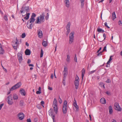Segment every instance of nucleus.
Masks as SVG:
<instances>
[{"label":"nucleus","mask_w":122,"mask_h":122,"mask_svg":"<svg viewBox=\"0 0 122 122\" xmlns=\"http://www.w3.org/2000/svg\"><path fill=\"white\" fill-rule=\"evenodd\" d=\"M13 48L15 50H17L19 45V41L16 38L15 41H13L12 43Z\"/></svg>","instance_id":"f257e3e1"},{"label":"nucleus","mask_w":122,"mask_h":122,"mask_svg":"<svg viewBox=\"0 0 122 122\" xmlns=\"http://www.w3.org/2000/svg\"><path fill=\"white\" fill-rule=\"evenodd\" d=\"M44 16L42 15L37 17V19L35 22L37 24L40 23L42 22H44Z\"/></svg>","instance_id":"f03ea898"},{"label":"nucleus","mask_w":122,"mask_h":122,"mask_svg":"<svg viewBox=\"0 0 122 122\" xmlns=\"http://www.w3.org/2000/svg\"><path fill=\"white\" fill-rule=\"evenodd\" d=\"M67 101L65 100L64 101L63 106V112L64 114H65L67 112Z\"/></svg>","instance_id":"7ed1b4c3"},{"label":"nucleus","mask_w":122,"mask_h":122,"mask_svg":"<svg viewBox=\"0 0 122 122\" xmlns=\"http://www.w3.org/2000/svg\"><path fill=\"white\" fill-rule=\"evenodd\" d=\"M21 85V83L19 82L12 86L10 89V91H12L19 88Z\"/></svg>","instance_id":"20e7f679"},{"label":"nucleus","mask_w":122,"mask_h":122,"mask_svg":"<svg viewBox=\"0 0 122 122\" xmlns=\"http://www.w3.org/2000/svg\"><path fill=\"white\" fill-rule=\"evenodd\" d=\"M12 97V95L10 94V96H8L7 98V102L8 104L10 105H12L13 103Z\"/></svg>","instance_id":"39448f33"},{"label":"nucleus","mask_w":122,"mask_h":122,"mask_svg":"<svg viewBox=\"0 0 122 122\" xmlns=\"http://www.w3.org/2000/svg\"><path fill=\"white\" fill-rule=\"evenodd\" d=\"M114 108L116 110L118 111H121L122 110V108L119 106L118 103L117 102L115 103Z\"/></svg>","instance_id":"423d86ee"},{"label":"nucleus","mask_w":122,"mask_h":122,"mask_svg":"<svg viewBox=\"0 0 122 122\" xmlns=\"http://www.w3.org/2000/svg\"><path fill=\"white\" fill-rule=\"evenodd\" d=\"M29 10V7L25 6V7H23L21 10L20 11L21 13H25L28 12Z\"/></svg>","instance_id":"0eeeda50"},{"label":"nucleus","mask_w":122,"mask_h":122,"mask_svg":"<svg viewBox=\"0 0 122 122\" xmlns=\"http://www.w3.org/2000/svg\"><path fill=\"white\" fill-rule=\"evenodd\" d=\"M18 116L19 117V119L22 120L24 118L25 115L23 113L21 112L18 114Z\"/></svg>","instance_id":"6e6552de"},{"label":"nucleus","mask_w":122,"mask_h":122,"mask_svg":"<svg viewBox=\"0 0 122 122\" xmlns=\"http://www.w3.org/2000/svg\"><path fill=\"white\" fill-rule=\"evenodd\" d=\"M37 34L38 37L40 38H41L42 37V32L40 29H38L37 30Z\"/></svg>","instance_id":"1a4fd4ad"},{"label":"nucleus","mask_w":122,"mask_h":122,"mask_svg":"<svg viewBox=\"0 0 122 122\" xmlns=\"http://www.w3.org/2000/svg\"><path fill=\"white\" fill-rule=\"evenodd\" d=\"M18 58L20 63H21L22 60V54H18Z\"/></svg>","instance_id":"9d476101"},{"label":"nucleus","mask_w":122,"mask_h":122,"mask_svg":"<svg viewBox=\"0 0 122 122\" xmlns=\"http://www.w3.org/2000/svg\"><path fill=\"white\" fill-rule=\"evenodd\" d=\"M74 84L76 89H77L79 85V81H74Z\"/></svg>","instance_id":"9b49d317"},{"label":"nucleus","mask_w":122,"mask_h":122,"mask_svg":"<svg viewBox=\"0 0 122 122\" xmlns=\"http://www.w3.org/2000/svg\"><path fill=\"white\" fill-rule=\"evenodd\" d=\"M27 26L28 28L29 29H31L33 27V25L31 23H30L28 21Z\"/></svg>","instance_id":"f8f14e48"},{"label":"nucleus","mask_w":122,"mask_h":122,"mask_svg":"<svg viewBox=\"0 0 122 122\" xmlns=\"http://www.w3.org/2000/svg\"><path fill=\"white\" fill-rule=\"evenodd\" d=\"M70 22H68L67 25L66 27V29L67 31V32H70Z\"/></svg>","instance_id":"ddd939ff"},{"label":"nucleus","mask_w":122,"mask_h":122,"mask_svg":"<svg viewBox=\"0 0 122 122\" xmlns=\"http://www.w3.org/2000/svg\"><path fill=\"white\" fill-rule=\"evenodd\" d=\"M20 92L21 94L22 95L25 96V90L22 89H21Z\"/></svg>","instance_id":"4468645a"},{"label":"nucleus","mask_w":122,"mask_h":122,"mask_svg":"<svg viewBox=\"0 0 122 122\" xmlns=\"http://www.w3.org/2000/svg\"><path fill=\"white\" fill-rule=\"evenodd\" d=\"M100 102L102 104H105L106 103V100L104 98H102L100 100Z\"/></svg>","instance_id":"2eb2a0df"},{"label":"nucleus","mask_w":122,"mask_h":122,"mask_svg":"<svg viewBox=\"0 0 122 122\" xmlns=\"http://www.w3.org/2000/svg\"><path fill=\"white\" fill-rule=\"evenodd\" d=\"M65 2L66 7H69L70 4L69 0H65Z\"/></svg>","instance_id":"dca6fc26"},{"label":"nucleus","mask_w":122,"mask_h":122,"mask_svg":"<svg viewBox=\"0 0 122 122\" xmlns=\"http://www.w3.org/2000/svg\"><path fill=\"white\" fill-rule=\"evenodd\" d=\"M116 18V16L115 12H113L112 14V20H114Z\"/></svg>","instance_id":"f3484780"},{"label":"nucleus","mask_w":122,"mask_h":122,"mask_svg":"<svg viewBox=\"0 0 122 122\" xmlns=\"http://www.w3.org/2000/svg\"><path fill=\"white\" fill-rule=\"evenodd\" d=\"M53 106L54 108V110L56 114L58 111V108L57 105Z\"/></svg>","instance_id":"a211bd4d"},{"label":"nucleus","mask_w":122,"mask_h":122,"mask_svg":"<svg viewBox=\"0 0 122 122\" xmlns=\"http://www.w3.org/2000/svg\"><path fill=\"white\" fill-rule=\"evenodd\" d=\"M84 0H80L81 6V8H83L84 5Z\"/></svg>","instance_id":"6ab92c4d"},{"label":"nucleus","mask_w":122,"mask_h":122,"mask_svg":"<svg viewBox=\"0 0 122 122\" xmlns=\"http://www.w3.org/2000/svg\"><path fill=\"white\" fill-rule=\"evenodd\" d=\"M109 113L110 114L112 113L113 112L112 108L111 106H109Z\"/></svg>","instance_id":"aec40b11"},{"label":"nucleus","mask_w":122,"mask_h":122,"mask_svg":"<svg viewBox=\"0 0 122 122\" xmlns=\"http://www.w3.org/2000/svg\"><path fill=\"white\" fill-rule=\"evenodd\" d=\"M74 31L71 32L70 34L69 38H74Z\"/></svg>","instance_id":"412c9836"},{"label":"nucleus","mask_w":122,"mask_h":122,"mask_svg":"<svg viewBox=\"0 0 122 122\" xmlns=\"http://www.w3.org/2000/svg\"><path fill=\"white\" fill-rule=\"evenodd\" d=\"M30 13H26V16L24 17V19L25 20H28L29 17Z\"/></svg>","instance_id":"4be33fe9"},{"label":"nucleus","mask_w":122,"mask_h":122,"mask_svg":"<svg viewBox=\"0 0 122 122\" xmlns=\"http://www.w3.org/2000/svg\"><path fill=\"white\" fill-rule=\"evenodd\" d=\"M82 80L84 76V74L85 73V70L83 68L82 70Z\"/></svg>","instance_id":"5701e85b"},{"label":"nucleus","mask_w":122,"mask_h":122,"mask_svg":"<svg viewBox=\"0 0 122 122\" xmlns=\"http://www.w3.org/2000/svg\"><path fill=\"white\" fill-rule=\"evenodd\" d=\"M3 18L6 21H7L8 20V16L6 14H5L3 16Z\"/></svg>","instance_id":"b1692460"},{"label":"nucleus","mask_w":122,"mask_h":122,"mask_svg":"<svg viewBox=\"0 0 122 122\" xmlns=\"http://www.w3.org/2000/svg\"><path fill=\"white\" fill-rule=\"evenodd\" d=\"M35 18L31 17L29 20L28 22H30V23L33 22L35 21Z\"/></svg>","instance_id":"393cba45"},{"label":"nucleus","mask_w":122,"mask_h":122,"mask_svg":"<svg viewBox=\"0 0 122 122\" xmlns=\"http://www.w3.org/2000/svg\"><path fill=\"white\" fill-rule=\"evenodd\" d=\"M13 98L14 100H17L18 98L17 95L16 94H14L13 95Z\"/></svg>","instance_id":"a878e982"},{"label":"nucleus","mask_w":122,"mask_h":122,"mask_svg":"<svg viewBox=\"0 0 122 122\" xmlns=\"http://www.w3.org/2000/svg\"><path fill=\"white\" fill-rule=\"evenodd\" d=\"M54 105H57V101L55 98L54 99L53 106Z\"/></svg>","instance_id":"bb28decb"},{"label":"nucleus","mask_w":122,"mask_h":122,"mask_svg":"<svg viewBox=\"0 0 122 122\" xmlns=\"http://www.w3.org/2000/svg\"><path fill=\"white\" fill-rule=\"evenodd\" d=\"M74 41V38H69V43L71 44Z\"/></svg>","instance_id":"cd10ccee"},{"label":"nucleus","mask_w":122,"mask_h":122,"mask_svg":"<svg viewBox=\"0 0 122 122\" xmlns=\"http://www.w3.org/2000/svg\"><path fill=\"white\" fill-rule=\"evenodd\" d=\"M42 45L44 46H46L47 45V42L46 41H43L42 42Z\"/></svg>","instance_id":"c85d7f7f"},{"label":"nucleus","mask_w":122,"mask_h":122,"mask_svg":"<svg viewBox=\"0 0 122 122\" xmlns=\"http://www.w3.org/2000/svg\"><path fill=\"white\" fill-rule=\"evenodd\" d=\"M30 51L29 49H27L25 51V53H30Z\"/></svg>","instance_id":"c756f323"},{"label":"nucleus","mask_w":122,"mask_h":122,"mask_svg":"<svg viewBox=\"0 0 122 122\" xmlns=\"http://www.w3.org/2000/svg\"><path fill=\"white\" fill-rule=\"evenodd\" d=\"M0 46V53H3L4 52V51L3 49Z\"/></svg>","instance_id":"7c9ffc66"},{"label":"nucleus","mask_w":122,"mask_h":122,"mask_svg":"<svg viewBox=\"0 0 122 122\" xmlns=\"http://www.w3.org/2000/svg\"><path fill=\"white\" fill-rule=\"evenodd\" d=\"M24 104V102L23 101L21 100L20 102V105L21 106H23Z\"/></svg>","instance_id":"2f4dec72"},{"label":"nucleus","mask_w":122,"mask_h":122,"mask_svg":"<svg viewBox=\"0 0 122 122\" xmlns=\"http://www.w3.org/2000/svg\"><path fill=\"white\" fill-rule=\"evenodd\" d=\"M97 31L99 32H103L104 31V30H102V29L101 28H98L97 29Z\"/></svg>","instance_id":"473e14b6"},{"label":"nucleus","mask_w":122,"mask_h":122,"mask_svg":"<svg viewBox=\"0 0 122 122\" xmlns=\"http://www.w3.org/2000/svg\"><path fill=\"white\" fill-rule=\"evenodd\" d=\"M70 57L69 55L67 56V58L66 59V61L67 62H69L70 61Z\"/></svg>","instance_id":"72a5a7b5"},{"label":"nucleus","mask_w":122,"mask_h":122,"mask_svg":"<svg viewBox=\"0 0 122 122\" xmlns=\"http://www.w3.org/2000/svg\"><path fill=\"white\" fill-rule=\"evenodd\" d=\"M106 48H107L106 46H105L104 47V48L102 51V52H101L100 53H101L102 52H103L104 51H107Z\"/></svg>","instance_id":"f704fd0d"},{"label":"nucleus","mask_w":122,"mask_h":122,"mask_svg":"<svg viewBox=\"0 0 122 122\" xmlns=\"http://www.w3.org/2000/svg\"><path fill=\"white\" fill-rule=\"evenodd\" d=\"M76 76L75 78V81H79V78L77 75H76Z\"/></svg>","instance_id":"c9c22d12"},{"label":"nucleus","mask_w":122,"mask_h":122,"mask_svg":"<svg viewBox=\"0 0 122 122\" xmlns=\"http://www.w3.org/2000/svg\"><path fill=\"white\" fill-rule=\"evenodd\" d=\"M36 16V15L34 13H33L32 14L31 17L34 18Z\"/></svg>","instance_id":"e433bc0d"},{"label":"nucleus","mask_w":122,"mask_h":122,"mask_svg":"<svg viewBox=\"0 0 122 122\" xmlns=\"http://www.w3.org/2000/svg\"><path fill=\"white\" fill-rule=\"evenodd\" d=\"M58 100L60 104L62 102V101L61 99L60 98V97L59 96Z\"/></svg>","instance_id":"4c0bfd02"},{"label":"nucleus","mask_w":122,"mask_h":122,"mask_svg":"<svg viewBox=\"0 0 122 122\" xmlns=\"http://www.w3.org/2000/svg\"><path fill=\"white\" fill-rule=\"evenodd\" d=\"M25 36V33L22 34L21 36V37L22 38H24Z\"/></svg>","instance_id":"58836bf2"},{"label":"nucleus","mask_w":122,"mask_h":122,"mask_svg":"<svg viewBox=\"0 0 122 122\" xmlns=\"http://www.w3.org/2000/svg\"><path fill=\"white\" fill-rule=\"evenodd\" d=\"M73 105L74 106H77V105L76 103V101L75 100V99L74 101Z\"/></svg>","instance_id":"ea45409f"},{"label":"nucleus","mask_w":122,"mask_h":122,"mask_svg":"<svg viewBox=\"0 0 122 122\" xmlns=\"http://www.w3.org/2000/svg\"><path fill=\"white\" fill-rule=\"evenodd\" d=\"M107 23L106 22H105L104 23V25L107 28H109L110 27L108 26V25H107Z\"/></svg>","instance_id":"a19ab883"},{"label":"nucleus","mask_w":122,"mask_h":122,"mask_svg":"<svg viewBox=\"0 0 122 122\" xmlns=\"http://www.w3.org/2000/svg\"><path fill=\"white\" fill-rule=\"evenodd\" d=\"M103 85H104V84L102 82L100 83V85L101 87H102Z\"/></svg>","instance_id":"79ce46f5"},{"label":"nucleus","mask_w":122,"mask_h":122,"mask_svg":"<svg viewBox=\"0 0 122 122\" xmlns=\"http://www.w3.org/2000/svg\"><path fill=\"white\" fill-rule=\"evenodd\" d=\"M49 14L48 13H47L46 14V19L47 20L49 18Z\"/></svg>","instance_id":"37998d69"},{"label":"nucleus","mask_w":122,"mask_h":122,"mask_svg":"<svg viewBox=\"0 0 122 122\" xmlns=\"http://www.w3.org/2000/svg\"><path fill=\"white\" fill-rule=\"evenodd\" d=\"M67 68L66 67H65L64 68V71H63V72H68L67 71Z\"/></svg>","instance_id":"c03bdc74"},{"label":"nucleus","mask_w":122,"mask_h":122,"mask_svg":"<svg viewBox=\"0 0 122 122\" xmlns=\"http://www.w3.org/2000/svg\"><path fill=\"white\" fill-rule=\"evenodd\" d=\"M74 61L76 62H77V58L76 57V54L75 55V57L74 58Z\"/></svg>","instance_id":"a18cd8bd"},{"label":"nucleus","mask_w":122,"mask_h":122,"mask_svg":"<svg viewBox=\"0 0 122 122\" xmlns=\"http://www.w3.org/2000/svg\"><path fill=\"white\" fill-rule=\"evenodd\" d=\"M74 107L76 108V111H78V110L79 109H78V107L77 106H77H75Z\"/></svg>","instance_id":"49530a36"},{"label":"nucleus","mask_w":122,"mask_h":122,"mask_svg":"<svg viewBox=\"0 0 122 122\" xmlns=\"http://www.w3.org/2000/svg\"><path fill=\"white\" fill-rule=\"evenodd\" d=\"M103 36L104 38V39L103 41L105 40L106 37V36L105 34H104L103 35Z\"/></svg>","instance_id":"de8ad7c7"},{"label":"nucleus","mask_w":122,"mask_h":122,"mask_svg":"<svg viewBox=\"0 0 122 122\" xmlns=\"http://www.w3.org/2000/svg\"><path fill=\"white\" fill-rule=\"evenodd\" d=\"M106 82L107 83H110L111 82V80L109 79H108L106 81Z\"/></svg>","instance_id":"09e8293b"},{"label":"nucleus","mask_w":122,"mask_h":122,"mask_svg":"<svg viewBox=\"0 0 122 122\" xmlns=\"http://www.w3.org/2000/svg\"><path fill=\"white\" fill-rule=\"evenodd\" d=\"M106 93L108 95H111L110 93L108 91H107Z\"/></svg>","instance_id":"8fccbe9b"},{"label":"nucleus","mask_w":122,"mask_h":122,"mask_svg":"<svg viewBox=\"0 0 122 122\" xmlns=\"http://www.w3.org/2000/svg\"><path fill=\"white\" fill-rule=\"evenodd\" d=\"M36 93L37 94H40L41 93V91H37L36 92Z\"/></svg>","instance_id":"3c124183"},{"label":"nucleus","mask_w":122,"mask_h":122,"mask_svg":"<svg viewBox=\"0 0 122 122\" xmlns=\"http://www.w3.org/2000/svg\"><path fill=\"white\" fill-rule=\"evenodd\" d=\"M118 24L119 25H121L122 24L121 21L119 20L118 22Z\"/></svg>","instance_id":"603ef678"},{"label":"nucleus","mask_w":122,"mask_h":122,"mask_svg":"<svg viewBox=\"0 0 122 122\" xmlns=\"http://www.w3.org/2000/svg\"><path fill=\"white\" fill-rule=\"evenodd\" d=\"M4 104L2 103L0 105V110L1 109L2 107L3 106Z\"/></svg>","instance_id":"864d4df0"},{"label":"nucleus","mask_w":122,"mask_h":122,"mask_svg":"<svg viewBox=\"0 0 122 122\" xmlns=\"http://www.w3.org/2000/svg\"><path fill=\"white\" fill-rule=\"evenodd\" d=\"M95 71V70H94L92 71H91L89 73V74H91L93 73H94Z\"/></svg>","instance_id":"5fc2aeb1"},{"label":"nucleus","mask_w":122,"mask_h":122,"mask_svg":"<svg viewBox=\"0 0 122 122\" xmlns=\"http://www.w3.org/2000/svg\"><path fill=\"white\" fill-rule=\"evenodd\" d=\"M64 73V75H65L66 76L68 74V72H63Z\"/></svg>","instance_id":"6e6d98bb"},{"label":"nucleus","mask_w":122,"mask_h":122,"mask_svg":"<svg viewBox=\"0 0 122 122\" xmlns=\"http://www.w3.org/2000/svg\"><path fill=\"white\" fill-rule=\"evenodd\" d=\"M27 122H31L30 119V118L28 119L27 120Z\"/></svg>","instance_id":"4d7b16f0"},{"label":"nucleus","mask_w":122,"mask_h":122,"mask_svg":"<svg viewBox=\"0 0 122 122\" xmlns=\"http://www.w3.org/2000/svg\"><path fill=\"white\" fill-rule=\"evenodd\" d=\"M48 89L51 90H52V88L51 87L49 86H48Z\"/></svg>","instance_id":"13d9d810"},{"label":"nucleus","mask_w":122,"mask_h":122,"mask_svg":"<svg viewBox=\"0 0 122 122\" xmlns=\"http://www.w3.org/2000/svg\"><path fill=\"white\" fill-rule=\"evenodd\" d=\"M30 62H31L30 60V59H28V61H27V63L29 64V63H30Z\"/></svg>","instance_id":"bf43d9fd"},{"label":"nucleus","mask_w":122,"mask_h":122,"mask_svg":"<svg viewBox=\"0 0 122 122\" xmlns=\"http://www.w3.org/2000/svg\"><path fill=\"white\" fill-rule=\"evenodd\" d=\"M37 118H35L34 119V121L35 122H36L37 121Z\"/></svg>","instance_id":"052dcab7"},{"label":"nucleus","mask_w":122,"mask_h":122,"mask_svg":"<svg viewBox=\"0 0 122 122\" xmlns=\"http://www.w3.org/2000/svg\"><path fill=\"white\" fill-rule=\"evenodd\" d=\"M3 69L4 71H5L6 72H7V70L4 67H3Z\"/></svg>","instance_id":"680f3d73"},{"label":"nucleus","mask_w":122,"mask_h":122,"mask_svg":"<svg viewBox=\"0 0 122 122\" xmlns=\"http://www.w3.org/2000/svg\"><path fill=\"white\" fill-rule=\"evenodd\" d=\"M66 76L65 75L64 76V77H63V81H65V80L66 79Z\"/></svg>","instance_id":"e2e57ef3"},{"label":"nucleus","mask_w":122,"mask_h":122,"mask_svg":"<svg viewBox=\"0 0 122 122\" xmlns=\"http://www.w3.org/2000/svg\"><path fill=\"white\" fill-rule=\"evenodd\" d=\"M41 104L42 105H43L44 104V102L43 101H42L41 102Z\"/></svg>","instance_id":"0e129e2a"},{"label":"nucleus","mask_w":122,"mask_h":122,"mask_svg":"<svg viewBox=\"0 0 122 122\" xmlns=\"http://www.w3.org/2000/svg\"><path fill=\"white\" fill-rule=\"evenodd\" d=\"M26 45L27 46H29V44L27 42H26L25 43Z\"/></svg>","instance_id":"69168bd1"},{"label":"nucleus","mask_w":122,"mask_h":122,"mask_svg":"<svg viewBox=\"0 0 122 122\" xmlns=\"http://www.w3.org/2000/svg\"><path fill=\"white\" fill-rule=\"evenodd\" d=\"M28 65L29 66H34V65L32 64H29Z\"/></svg>","instance_id":"338daca9"},{"label":"nucleus","mask_w":122,"mask_h":122,"mask_svg":"<svg viewBox=\"0 0 122 122\" xmlns=\"http://www.w3.org/2000/svg\"><path fill=\"white\" fill-rule=\"evenodd\" d=\"M53 74H52L51 76V78L52 79H53Z\"/></svg>","instance_id":"774afa93"}]
</instances>
